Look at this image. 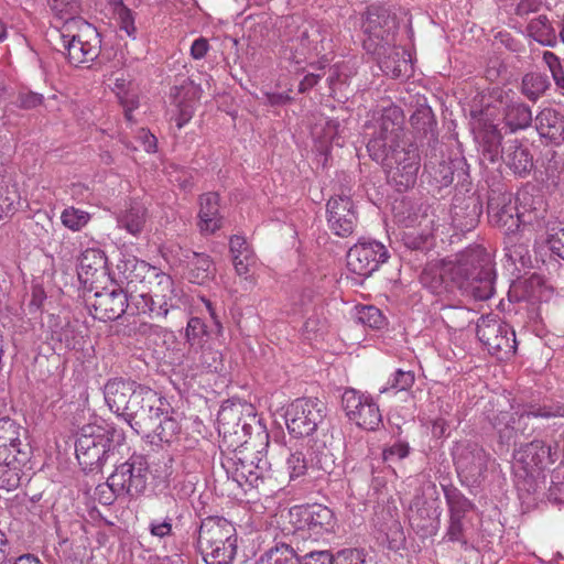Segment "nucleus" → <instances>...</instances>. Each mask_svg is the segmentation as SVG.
I'll return each mask as SVG.
<instances>
[{
	"label": "nucleus",
	"mask_w": 564,
	"mask_h": 564,
	"mask_svg": "<svg viewBox=\"0 0 564 564\" xmlns=\"http://www.w3.org/2000/svg\"><path fill=\"white\" fill-rule=\"evenodd\" d=\"M62 223L65 227L72 229V230H79L82 227H84L88 220L89 215L88 213L76 209V208H67L62 213L61 216Z\"/></svg>",
	"instance_id": "obj_54"
},
{
	"label": "nucleus",
	"mask_w": 564,
	"mask_h": 564,
	"mask_svg": "<svg viewBox=\"0 0 564 564\" xmlns=\"http://www.w3.org/2000/svg\"><path fill=\"white\" fill-rule=\"evenodd\" d=\"M112 441L99 425L88 424L80 429L75 443L76 458L84 470L93 471L107 460Z\"/></svg>",
	"instance_id": "obj_11"
},
{
	"label": "nucleus",
	"mask_w": 564,
	"mask_h": 564,
	"mask_svg": "<svg viewBox=\"0 0 564 564\" xmlns=\"http://www.w3.org/2000/svg\"><path fill=\"white\" fill-rule=\"evenodd\" d=\"M64 19L65 21L59 30L61 42L94 40L96 35H99L96 28L83 18L72 14Z\"/></svg>",
	"instance_id": "obj_32"
},
{
	"label": "nucleus",
	"mask_w": 564,
	"mask_h": 564,
	"mask_svg": "<svg viewBox=\"0 0 564 564\" xmlns=\"http://www.w3.org/2000/svg\"><path fill=\"white\" fill-rule=\"evenodd\" d=\"M117 13L120 21V29L123 30L129 36H133L137 29L134 25V17L132 11L126 6L121 4L118 8Z\"/></svg>",
	"instance_id": "obj_63"
},
{
	"label": "nucleus",
	"mask_w": 564,
	"mask_h": 564,
	"mask_svg": "<svg viewBox=\"0 0 564 564\" xmlns=\"http://www.w3.org/2000/svg\"><path fill=\"white\" fill-rule=\"evenodd\" d=\"M187 356L196 367L208 371H218L221 365V354L210 346L188 348Z\"/></svg>",
	"instance_id": "obj_39"
},
{
	"label": "nucleus",
	"mask_w": 564,
	"mask_h": 564,
	"mask_svg": "<svg viewBox=\"0 0 564 564\" xmlns=\"http://www.w3.org/2000/svg\"><path fill=\"white\" fill-rule=\"evenodd\" d=\"M104 263V257L97 250L90 249L82 254L79 265L82 270L87 269L86 274H88L90 270L96 272Z\"/></svg>",
	"instance_id": "obj_58"
},
{
	"label": "nucleus",
	"mask_w": 564,
	"mask_h": 564,
	"mask_svg": "<svg viewBox=\"0 0 564 564\" xmlns=\"http://www.w3.org/2000/svg\"><path fill=\"white\" fill-rule=\"evenodd\" d=\"M25 431L9 416L0 417V456H12L18 464L28 460L30 444L21 440Z\"/></svg>",
	"instance_id": "obj_17"
},
{
	"label": "nucleus",
	"mask_w": 564,
	"mask_h": 564,
	"mask_svg": "<svg viewBox=\"0 0 564 564\" xmlns=\"http://www.w3.org/2000/svg\"><path fill=\"white\" fill-rule=\"evenodd\" d=\"M442 321L453 332L468 328L477 316L476 312L465 306L443 305L440 311Z\"/></svg>",
	"instance_id": "obj_33"
},
{
	"label": "nucleus",
	"mask_w": 564,
	"mask_h": 564,
	"mask_svg": "<svg viewBox=\"0 0 564 564\" xmlns=\"http://www.w3.org/2000/svg\"><path fill=\"white\" fill-rule=\"evenodd\" d=\"M464 165L465 163L460 159H448L437 162L429 161L424 167L438 187H446L453 183L455 175L458 178L466 175Z\"/></svg>",
	"instance_id": "obj_26"
},
{
	"label": "nucleus",
	"mask_w": 564,
	"mask_h": 564,
	"mask_svg": "<svg viewBox=\"0 0 564 564\" xmlns=\"http://www.w3.org/2000/svg\"><path fill=\"white\" fill-rule=\"evenodd\" d=\"M241 454L242 452H239L232 457H226L221 462V468L239 487L243 488L245 485L258 487L263 477V467Z\"/></svg>",
	"instance_id": "obj_18"
},
{
	"label": "nucleus",
	"mask_w": 564,
	"mask_h": 564,
	"mask_svg": "<svg viewBox=\"0 0 564 564\" xmlns=\"http://www.w3.org/2000/svg\"><path fill=\"white\" fill-rule=\"evenodd\" d=\"M501 139L500 131L494 126L485 129L481 134L482 155L491 163L503 158L506 148L501 147Z\"/></svg>",
	"instance_id": "obj_40"
},
{
	"label": "nucleus",
	"mask_w": 564,
	"mask_h": 564,
	"mask_svg": "<svg viewBox=\"0 0 564 564\" xmlns=\"http://www.w3.org/2000/svg\"><path fill=\"white\" fill-rule=\"evenodd\" d=\"M295 41L299 43L296 50H300L302 55L312 53L319 55L329 47V40L318 24L307 23L302 25Z\"/></svg>",
	"instance_id": "obj_27"
},
{
	"label": "nucleus",
	"mask_w": 564,
	"mask_h": 564,
	"mask_svg": "<svg viewBox=\"0 0 564 564\" xmlns=\"http://www.w3.org/2000/svg\"><path fill=\"white\" fill-rule=\"evenodd\" d=\"M410 453L409 444L405 442H397L383 449L382 457L384 462H394L405 458Z\"/></svg>",
	"instance_id": "obj_59"
},
{
	"label": "nucleus",
	"mask_w": 564,
	"mask_h": 564,
	"mask_svg": "<svg viewBox=\"0 0 564 564\" xmlns=\"http://www.w3.org/2000/svg\"><path fill=\"white\" fill-rule=\"evenodd\" d=\"M503 120L511 131L525 129L532 122V111L528 105L512 101L505 108Z\"/></svg>",
	"instance_id": "obj_38"
},
{
	"label": "nucleus",
	"mask_w": 564,
	"mask_h": 564,
	"mask_svg": "<svg viewBox=\"0 0 564 564\" xmlns=\"http://www.w3.org/2000/svg\"><path fill=\"white\" fill-rule=\"evenodd\" d=\"M527 32L541 45L553 47L557 43L555 29L544 14L533 18L527 26Z\"/></svg>",
	"instance_id": "obj_35"
},
{
	"label": "nucleus",
	"mask_w": 564,
	"mask_h": 564,
	"mask_svg": "<svg viewBox=\"0 0 564 564\" xmlns=\"http://www.w3.org/2000/svg\"><path fill=\"white\" fill-rule=\"evenodd\" d=\"M356 318L360 324L373 329H380L386 323L381 311L372 305L357 306Z\"/></svg>",
	"instance_id": "obj_50"
},
{
	"label": "nucleus",
	"mask_w": 564,
	"mask_h": 564,
	"mask_svg": "<svg viewBox=\"0 0 564 564\" xmlns=\"http://www.w3.org/2000/svg\"><path fill=\"white\" fill-rule=\"evenodd\" d=\"M47 4L58 19L78 12V0H47Z\"/></svg>",
	"instance_id": "obj_57"
},
{
	"label": "nucleus",
	"mask_w": 564,
	"mask_h": 564,
	"mask_svg": "<svg viewBox=\"0 0 564 564\" xmlns=\"http://www.w3.org/2000/svg\"><path fill=\"white\" fill-rule=\"evenodd\" d=\"M199 228L204 234H214L221 227L219 216V195L214 192L203 194L199 199Z\"/></svg>",
	"instance_id": "obj_29"
},
{
	"label": "nucleus",
	"mask_w": 564,
	"mask_h": 564,
	"mask_svg": "<svg viewBox=\"0 0 564 564\" xmlns=\"http://www.w3.org/2000/svg\"><path fill=\"white\" fill-rule=\"evenodd\" d=\"M207 336L206 324L199 317H192L186 326V339L189 348L205 346Z\"/></svg>",
	"instance_id": "obj_51"
},
{
	"label": "nucleus",
	"mask_w": 564,
	"mask_h": 564,
	"mask_svg": "<svg viewBox=\"0 0 564 564\" xmlns=\"http://www.w3.org/2000/svg\"><path fill=\"white\" fill-rule=\"evenodd\" d=\"M527 411H524L525 413ZM523 414L520 413L518 417L516 419L511 413L507 411H501L496 416H494L491 420L492 426L499 431V433H502L506 430H514L520 431L522 434H525V426L532 419H528L525 421L519 422L520 416Z\"/></svg>",
	"instance_id": "obj_47"
},
{
	"label": "nucleus",
	"mask_w": 564,
	"mask_h": 564,
	"mask_svg": "<svg viewBox=\"0 0 564 564\" xmlns=\"http://www.w3.org/2000/svg\"><path fill=\"white\" fill-rule=\"evenodd\" d=\"M170 411V403L154 390L143 387L137 392L123 420L138 434L150 437L160 415Z\"/></svg>",
	"instance_id": "obj_7"
},
{
	"label": "nucleus",
	"mask_w": 564,
	"mask_h": 564,
	"mask_svg": "<svg viewBox=\"0 0 564 564\" xmlns=\"http://www.w3.org/2000/svg\"><path fill=\"white\" fill-rule=\"evenodd\" d=\"M362 46L367 53H384L395 42L398 31L397 17L389 9L371 6L362 22Z\"/></svg>",
	"instance_id": "obj_8"
},
{
	"label": "nucleus",
	"mask_w": 564,
	"mask_h": 564,
	"mask_svg": "<svg viewBox=\"0 0 564 564\" xmlns=\"http://www.w3.org/2000/svg\"><path fill=\"white\" fill-rule=\"evenodd\" d=\"M539 234L534 241L545 243L550 251L564 260V223L554 220L541 221V227H536Z\"/></svg>",
	"instance_id": "obj_30"
},
{
	"label": "nucleus",
	"mask_w": 564,
	"mask_h": 564,
	"mask_svg": "<svg viewBox=\"0 0 564 564\" xmlns=\"http://www.w3.org/2000/svg\"><path fill=\"white\" fill-rule=\"evenodd\" d=\"M549 463H554L551 446L534 440L521 445L513 453V473L517 485L527 491L535 490L536 479Z\"/></svg>",
	"instance_id": "obj_6"
},
{
	"label": "nucleus",
	"mask_w": 564,
	"mask_h": 564,
	"mask_svg": "<svg viewBox=\"0 0 564 564\" xmlns=\"http://www.w3.org/2000/svg\"><path fill=\"white\" fill-rule=\"evenodd\" d=\"M348 77L349 74L347 73V66L343 64H336L330 67L327 83L332 93L337 89L338 85L345 84Z\"/></svg>",
	"instance_id": "obj_61"
},
{
	"label": "nucleus",
	"mask_w": 564,
	"mask_h": 564,
	"mask_svg": "<svg viewBox=\"0 0 564 564\" xmlns=\"http://www.w3.org/2000/svg\"><path fill=\"white\" fill-rule=\"evenodd\" d=\"M296 517V527L290 535V541L300 551L314 546L324 534L333 532L336 524L334 512L323 505L299 508Z\"/></svg>",
	"instance_id": "obj_5"
},
{
	"label": "nucleus",
	"mask_w": 564,
	"mask_h": 564,
	"mask_svg": "<svg viewBox=\"0 0 564 564\" xmlns=\"http://www.w3.org/2000/svg\"><path fill=\"white\" fill-rule=\"evenodd\" d=\"M535 127L541 138L551 143L561 144L564 141V115L560 111L545 108L535 117Z\"/></svg>",
	"instance_id": "obj_25"
},
{
	"label": "nucleus",
	"mask_w": 564,
	"mask_h": 564,
	"mask_svg": "<svg viewBox=\"0 0 564 564\" xmlns=\"http://www.w3.org/2000/svg\"><path fill=\"white\" fill-rule=\"evenodd\" d=\"M476 333L489 354L498 359L507 360L516 354V333L509 324L496 317H481L477 322Z\"/></svg>",
	"instance_id": "obj_12"
},
{
	"label": "nucleus",
	"mask_w": 564,
	"mask_h": 564,
	"mask_svg": "<svg viewBox=\"0 0 564 564\" xmlns=\"http://www.w3.org/2000/svg\"><path fill=\"white\" fill-rule=\"evenodd\" d=\"M62 47L66 52L69 63L75 66L93 62L99 54V35H96L94 40L64 41Z\"/></svg>",
	"instance_id": "obj_28"
},
{
	"label": "nucleus",
	"mask_w": 564,
	"mask_h": 564,
	"mask_svg": "<svg viewBox=\"0 0 564 564\" xmlns=\"http://www.w3.org/2000/svg\"><path fill=\"white\" fill-rule=\"evenodd\" d=\"M335 564H366V555L360 550H344L338 552Z\"/></svg>",
	"instance_id": "obj_64"
},
{
	"label": "nucleus",
	"mask_w": 564,
	"mask_h": 564,
	"mask_svg": "<svg viewBox=\"0 0 564 564\" xmlns=\"http://www.w3.org/2000/svg\"><path fill=\"white\" fill-rule=\"evenodd\" d=\"M148 296H149V293H139V294H133V293H130L128 295V303H129V306H128V310L131 312L132 315L134 314H148L149 315V307L148 306Z\"/></svg>",
	"instance_id": "obj_60"
},
{
	"label": "nucleus",
	"mask_w": 564,
	"mask_h": 564,
	"mask_svg": "<svg viewBox=\"0 0 564 564\" xmlns=\"http://www.w3.org/2000/svg\"><path fill=\"white\" fill-rule=\"evenodd\" d=\"M143 387L122 378L110 379L104 388L105 401L113 413L124 417L137 392Z\"/></svg>",
	"instance_id": "obj_19"
},
{
	"label": "nucleus",
	"mask_w": 564,
	"mask_h": 564,
	"mask_svg": "<svg viewBox=\"0 0 564 564\" xmlns=\"http://www.w3.org/2000/svg\"><path fill=\"white\" fill-rule=\"evenodd\" d=\"M326 415L327 406L322 400L299 398L286 408L288 431L296 438L312 436L324 424Z\"/></svg>",
	"instance_id": "obj_10"
},
{
	"label": "nucleus",
	"mask_w": 564,
	"mask_h": 564,
	"mask_svg": "<svg viewBox=\"0 0 564 564\" xmlns=\"http://www.w3.org/2000/svg\"><path fill=\"white\" fill-rule=\"evenodd\" d=\"M403 242L411 250L426 251L433 246V237L429 234L406 232Z\"/></svg>",
	"instance_id": "obj_55"
},
{
	"label": "nucleus",
	"mask_w": 564,
	"mask_h": 564,
	"mask_svg": "<svg viewBox=\"0 0 564 564\" xmlns=\"http://www.w3.org/2000/svg\"><path fill=\"white\" fill-rule=\"evenodd\" d=\"M520 208L510 196L498 195L488 200L490 223L505 230L506 256L512 261H522L529 254L531 234L541 227L546 206L542 197H533L528 193L519 195Z\"/></svg>",
	"instance_id": "obj_2"
},
{
	"label": "nucleus",
	"mask_w": 564,
	"mask_h": 564,
	"mask_svg": "<svg viewBox=\"0 0 564 564\" xmlns=\"http://www.w3.org/2000/svg\"><path fill=\"white\" fill-rule=\"evenodd\" d=\"M300 564H335V557L328 551H317L312 546L301 553Z\"/></svg>",
	"instance_id": "obj_56"
},
{
	"label": "nucleus",
	"mask_w": 564,
	"mask_h": 564,
	"mask_svg": "<svg viewBox=\"0 0 564 564\" xmlns=\"http://www.w3.org/2000/svg\"><path fill=\"white\" fill-rule=\"evenodd\" d=\"M20 199L17 186L0 177V219L13 214L20 205Z\"/></svg>",
	"instance_id": "obj_43"
},
{
	"label": "nucleus",
	"mask_w": 564,
	"mask_h": 564,
	"mask_svg": "<svg viewBox=\"0 0 564 564\" xmlns=\"http://www.w3.org/2000/svg\"><path fill=\"white\" fill-rule=\"evenodd\" d=\"M411 124L419 131L426 133L434 124V115L430 107H419L410 118Z\"/></svg>",
	"instance_id": "obj_53"
},
{
	"label": "nucleus",
	"mask_w": 564,
	"mask_h": 564,
	"mask_svg": "<svg viewBox=\"0 0 564 564\" xmlns=\"http://www.w3.org/2000/svg\"><path fill=\"white\" fill-rule=\"evenodd\" d=\"M147 209L140 204H133L118 217V224L129 234L137 236L145 224Z\"/></svg>",
	"instance_id": "obj_41"
},
{
	"label": "nucleus",
	"mask_w": 564,
	"mask_h": 564,
	"mask_svg": "<svg viewBox=\"0 0 564 564\" xmlns=\"http://www.w3.org/2000/svg\"><path fill=\"white\" fill-rule=\"evenodd\" d=\"M451 518H464L473 508V503L455 487H443Z\"/></svg>",
	"instance_id": "obj_44"
},
{
	"label": "nucleus",
	"mask_w": 564,
	"mask_h": 564,
	"mask_svg": "<svg viewBox=\"0 0 564 564\" xmlns=\"http://www.w3.org/2000/svg\"><path fill=\"white\" fill-rule=\"evenodd\" d=\"M453 226L462 231L474 229L482 214V205L478 196H456L452 205Z\"/></svg>",
	"instance_id": "obj_23"
},
{
	"label": "nucleus",
	"mask_w": 564,
	"mask_h": 564,
	"mask_svg": "<svg viewBox=\"0 0 564 564\" xmlns=\"http://www.w3.org/2000/svg\"><path fill=\"white\" fill-rule=\"evenodd\" d=\"M165 506L167 508V514L162 522H151L149 525L150 533L153 536L163 539L172 534V525L174 518L181 517L180 507L177 500L173 497L165 499Z\"/></svg>",
	"instance_id": "obj_42"
},
{
	"label": "nucleus",
	"mask_w": 564,
	"mask_h": 564,
	"mask_svg": "<svg viewBox=\"0 0 564 564\" xmlns=\"http://www.w3.org/2000/svg\"><path fill=\"white\" fill-rule=\"evenodd\" d=\"M170 97L177 108L176 127L182 129L194 115V101L200 97V87L192 79L184 78L171 88Z\"/></svg>",
	"instance_id": "obj_20"
},
{
	"label": "nucleus",
	"mask_w": 564,
	"mask_h": 564,
	"mask_svg": "<svg viewBox=\"0 0 564 564\" xmlns=\"http://www.w3.org/2000/svg\"><path fill=\"white\" fill-rule=\"evenodd\" d=\"M188 259V273L187 278L192 283L203 285L215 276L216 268L213 260L208 254L192 252Z\"/></svg>",
	"instance_id": "obj_34"
},
{
	"label": "nucleus",
	"mask_w": 564,
	"mask_h": 564,
	"mask_svg": "<svg viewBox=\"0 0 564 564\" xmlns=\"http://www.w3.org/2000/svg\"><path fill=\"white\" fill-rule=\"evenodd\" d=\"M348 270L361 279L370 276L389 258L388 250L379 241L359 240L347 252Z\"/></svg>",
	"instance_id": "obj_13"
},
{
	"label": "nucleus",
	"mask_w": 564,
	"mask_h": 564,
	"mask_svg": "<svg viewBox=\"0 0 564 564\" xmlns=\"http://www.w3.org/2000/svg\"><path fill=\"white\" fill-rule=\"evenodd\" d=\"M421 283L433 293L442 292L444 281H449L463 294L478 301L490 299L495 292L494 268L489 253L481 247L465 250L451 265L438 272L435 268H425L420 276Z\"/></svg>",
	"instance_id": "obj_3"
},
{
	"label": "nucleus",
	"mask_w": 564,
	"mask_h": 564,
	"mask_svg": "<svg viewBox=\"0 0 564 564\" xmlns=\"http://www.w3.org/2000/svg\"><path fill=\"white\" fill-rule=\"evenodd\" d=\"M547 77L539 73L527 74L522 79V93L535 101L549 88Z\"/></svg>",
	"instance_id": "obj_46"
},
{
	"label": "nucleus",
	"mask_w": 564,
	"mask_h": 564,
	"mask_svg": "<svg viewBox=\"0 0 564 564\" xmlns=\"http://www.w3.org/2000/svg\"><path fill=\"white\" fill-rule=\"evenodd\" d=\"M327 225L338 237L350 236L358 223L357 212L351 198L347 195L333 196L326 205Z\"/></svg>",
	"instance_id": "obj_15"
},
{
	"label": "nucleus",
	"mask_w": 564,
	"mask_h": 564,
	"mask_svg": "<svg viewBox=\"0 0 564 564\" xmlns=\"http://www.w3.org/2000/svg\"><path fill=\"white\" fill-rule=\"evenodd\" d=\"M341 405L349 421L365 430H376L382 421L381 413L372 398L354 388L345 389Z\"/></svg>",
	"instance_id": "obj_14"
},
{
	"label": "nucleus",
	"mask_w": 564,
	"mask_h": 564,
	"mask_svg": "<svg viewBox=\"0 0 564 564\" xmlns=\"http://www.w3.org/2000/svg\"><path fill=\"white\" fill-rule=\"evenodd\" d=\"M197 544L206 564H230L237 552L236 529L225 518H206L199 527Z\"/></svg>",
	"instance_id": "obj_4"
},
{
	"label": "nucleus",
	"mask_w": 564,
	"mask_h": 564,
	"mask_svg": "<svg viewBox=\"0 0 564 564\" xmlns=\"http://www.w3.org/2000/svg\"><path fill=\"white\" fill-rule=\"evenodd\" d=\"M148 474L149 463L145 456L133 454L115 468L107 479V487L117 497L137 498L147 488Z\"/></svg>",
	"instance_id": "obj_9"
},
{
	"label": "nucleus",
	"mask_w": 564,
	"mask_h": 564,
	"mask_svg": "<svg viewBox=\"0 0 564 564\" xmlns=\"http://www.w3.org/2000/svg\"><path fill=\"white\" fill-rule=\"evenodd\" d=\"M174 411L170 406V411L160 415V419L156 420L155 429L152 432V435L159 437L162 442H171L172 438L180 432L181 426L178 421L173 416Z\"/></svg>",
	"instance_id": "obj_45"
},
{
	"label": "nucleus",
	"mask_w": 564,
	"mask_h": 564,
	"mask_svg": "<svg viewBox=\"0 0 564 564\" xmlns=\"http://www.w3.org/2000/svg\"><path fill=\"white\" fill-rule=\"evenodd\" d=\"M454 462L459 477L476 482L487 470L489 455L476 443L457 446Z\"/></svg>",
	"instance_id": "obj_16"
},
{
	"label": "nucleus",
	"mask_w": 564,
	"mask_h": 564,
	"mask_svg": "<svg viewBox=\"0 0 564 564\" xmlns=\"http://www.w3.org/2000/svg\"><path fill=\"white\" fill-rule=\"evenodd\" d=\"M128 294L121 289L104 290L95 294L93 307L95 317L116 321L128 311Z\"/></svg>",
	"instance_id": "obj_21"
},
{
	"label": "nucleus",
	"mask_w": 564,
	"mask_h": 564,
	"mask_svg": "<svg viewBox=\"0 0 564 564\" xmlns=\"http://www.w3.org/2000/svg\"><path fill=\"white\" fill-rule=\"evenodd\" d=\"M289 479L296 480L306 475L310 462L302 451H295L289 455L285 462Z\"/></svg>",
	"instance_id": "obj_49"
},
{
	"label": "nucleus",
	"mask_w": 564,
	"mask_h": 564,
	"mask_svg": "<svg viewBox=\"0 0 564 564\" xmlns=\"http://www.w3.org/2000/svg\"><path fill=\"white\" fill-rule=\"evenodd\" d=\"M404 116L401 108L390 106L382 110L380 117L372 126H367L366 132L371 135L367 143L370 158L380 163L388 181L398 192H404L414 186L420 169L417 149L404 145L403 137Z\"/></svg>",
	"instance_id": "obj_1"
},
{
	"label": "nucleus",
	"mask_w": 564,
	"mask_h": 564,
	"mask_svg": "<svg viewBox=\"0 0 564 564\" xmlns=\"http://www.w3.org/2000/svg\"><path fill=\"white\" fill-rule=\"evenodd\" d=\"M502 159L520 176L528 175L533 167L532 155L518 140L510 141Z\"/></svg>",
	"instance_id": "obj_31"
},
{
	"label": "nucleus",
	"mask_w": 564,
	"mask_h": 564,
	"mask_svg": "<svg viewBox=\"0 0 564 564\" xmlns=\"http://www.w3.org/2000/svg\"><path fill=\"white\" fill-rule=\"evenodd\" d=\"M150 291L155 296L158 304L154 311V318H165L170 311L178 308L180 294L171 275L158 272Z\"/></svg>",
	"instance_id": "obj_22"
},
{
	"label": "nucleus",
	"mask_w": 564,
	"mask_h": 564,
	"mask_svg": "<svg viewBox=\"0 0 564 564\" xmlns=\"http://www.w3.org/2000/svg\"><path fill=\"white\" fill-rule=\"evenodd\" d=\"M370 54L376 56L381 70L392 78L406 76L412 68L410 54L403 47L397 46L395 42L382 54Z\"/></svg>",
	"instance_id": "obj_24"
},
{
	"label": "nucleus",
	"mask_w": 564,
	"mask_h": 564,
	"mask_svg": "<svg viewBox=\"0 0 564 564\" xmlns=\"http://www.w3.org/2000/svg\"><path fill=\"white\" fill-rule=\"evenodd\" d=\"M409 511V520L413 527H416L425 533H433V512L422 496L419 494L414 496L410 503Z\"/></svg>",
	"instance_id": "obj_36"
},
{
	"label": "nucleus",
	"mask_w": 564,
	"mask_h": 564,
	"mask_svg": "<svg viewBox=\"0 0 564 564\" xmlns=\"http://www.w3.org/2000/svg\"><path fill=\"white\" fill-rule=\"evenodd\" d=\"M10 456H0V488L8 491L17 489L20 485L18 467L10 466Z\"/></svg>",
	"instance_id": "obj_48"
},
{
	"label": "nucleus",
	"mask_w": 564,
	"mask_h": 564,
	"mask_svg": "<svg viewBox=\"0 0 564 564\" xmlns=\"http://www.w3.org/2000/svg\"><path fill=\"white\" fill-rule=\"evenodd\" d=\"M326 330V322L317 316L307 318L304 324V333L308 340L317 339Z\"/></svg>",
	"instance_id": "obj_62"
},
{
	"label": "nucleus",
	"mask_w": 564,
	"mask_h": 564,
	"mask_svg": "<svg viewBox=\"0 0 564 564\" xmlns=\"http://www.w3.org/2000/svg\"><path fill=\"white\" fill-rule=\"evenodd\" d=\"M304 551L296 549L290 540L289 543H278L271 547L262 557V564H300V555Z\"/></svg>",
	"instance_id": "obj_37"
},
{
	"label": "nucleus",
	"mask_w": 564,
	"mask_h": 564,
	"mask_svg": "<svg viewBox=\"0 0 564 564\" xmlns=\"http://www.w3.org/2000/svg\"><path fill=\"white\" fill-rule=\"evenodd\" d=\"M415 382V375L413 371L408 370L404 371L402 369H398L392 378L388 381V387L383 388L380 392H387L389 390H394L395 392L408 391L412 388Z\"/></svg>",
	"instance_id": "obj_52"
}]
</instances>
